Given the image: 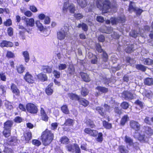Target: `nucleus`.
Masks as SVG:
<instances>
[{"mask_svg":"<svg viewBox=\"0 0 153 153\" xmlns=\"http://www.w3.org/2000/svg\"><path fill=\"white\" fill-rule=\"evenodd\" d=\"M122 97L125 100H131L134 98L133 94L128 91H125L123 92Z\"/></svg>","mask_w":153,"mask_h":153,"instance_id":"nucleus-15","label":"nucleus"},{"mask_svg":"<svg viewBox=\"0 0 153 153\" xmlns=\"http://www.w3.org/2000/svg\"><path fill=\"white\" fill-rule=\"evenodd\" d=\"M66 67L67 65L66 64H60L58 66V68L59 70H64Z\"/></svg>","mask_w":153,"mask_h":153,"instance_id":"nucleus-56","label":"nucleus"},{"mask_svg":"<svg viewBox=\"0 0 153 153\" xmlns=\"http://www.w3.org/2000/svg\"><path fill=\"white\" fill-rule=\"evenodd\" d=\"M25 140L26 141V143H28L29 141L30 140L32 137V134L31 132H28L26 133L24 136Z\"/></svg>","mask_w":153,"mask_h":153,"instance_id":"nucleus-29","label":"nucleus"},{"mask_svg":"<svg viewBox=\"0 0 153 153\" xmlns=\"http://www.w3.org/2000/svg\"><path fill=\"white\" fill-rule=\"evenodd\" d=\"M146 132L148 134L151 135L153 134V131L150 128L148 127L146 128Z\"/></svg>","mask_w":153,"mask_h":153,"instance_id":"nucleus-52","label":"nucleus"},{"mask_svg":"<svg viewBox=\"0 0 153 153\" xmlns=\"http://www.w3.org/2000/svg\"><path fill=\"white\" fill-rule=\"evenodd\" d=\"M13 45V43L10 42L3 40L1 41L0 46L2 48L4 47H11Z\"/></svg>","mask_w":153,"mask_h":153,"instance_id":"nucleus-19","label":"nucleus"},{"mask_svg":"<svg viewBox=\"0 0 153 153\" xmlns=\"http://www.w3.org/2000/svg\"><path fill=\"white\" fill-rule=\"evenodd\" d=\"M0 78L1 80L5 81H6V77L4 73H0Z\"/></svg>","mask_w":153,"mask_h":153,"instance_id":"nucleus-62","label":"nucleus"},{"mask_svg":"<svg viewBox=\"0 0 153 153\" xmlns=\"http://www.w3.org/2000/svg\"><path fill=\"white\" fill-rule=\"evenodd\" d=\"M134 50V45L129 44L127 48L125 49V51L127 53H130Z\"/></svg>","mask_w":153,"mask_h":153,"instance_id":"nucleus-35","label":"nucleus"},{"mask_svg":"<svg viewBox=\"0 0 153 153\" xmlns=\"http://www.w3.org/2000/svg\"><path fill=\"white\" fill-rule=\"evenodd\" d=\"M125 141L126 143L128 145L132 146L133 144L132 140L128 136H125Z\"/></svg>","mask_w":153,"mask_h":153,"instance_id":"nucleus-32","label":"nucleus"},{"mask_svg":"<svg viewBox=\"0 0 153 153\" xmlns=\"http://www.w3.org/2000/svg\"><path fill=\"white\" fill-rule=\"evenodd\" d=\"M45 106L43 105L41 106L40 114L42 119L46 122L48 121V117L45 111Z\"/></svg>","mask_w":153,"mask_h":153,"instance_id":"nucleus-12","label":"nucleus"},{"mask_svg":"<svg viewBox=\"0 0 153 153\" xmlns=\"http://www.w3.org/2000/svg\"><path fill=\"white\" fill-rule=\"evenodd\" d=\"M32 144L36 146H39L41 144V142L38 140L35 139L32 140Z\"/></svg>","mask_w":153,"mask_h":153,"instance_id":"nucleus-53","label":"nucleus"},{"mask_svg":"<svg viewBox=\"0 0 153 153\" xmlns=\"http://www.w3.org/2000/svg\"><path fill=\"white\" fill-rule=\"evenodd\" d=\"M74 70V68L73 65H70L68 68V73L71 75L73 74Z\"/></svg>","mask_w":153,"mask_h":153,"instance_id":"nucleus-48","label":"nucleus"},{"mask_svg":"<svg viewBox=\"0 0 153 153\" xmlns=\"http://www.w3.org/2000/svg\"><path fill=\"white\" fill-rule=\"evenodd\" d=\"M25 20L26 23V25L27 26H29L32 27L34 26V20L33 19L25 18Z\"/></svg>","mask_w":153,"mask_h":153,"instance_id":"nucleus-21","label":"nucleus"},{"mask_svg":"<svg viewBox=\"0 0 153 153\" xmlns=\"http://www.w3.org/2000/svg\"><path fill=\"white\" fill-rule=\"evenodd\" d=\"M53 84L51 83L46 88L45 91L47 95H51L53 92V90L52 89V86Z\"/></svg>","mask_w":153,"mask_h":153,"instance_id":"nucleus-23","label":"nucleus"},{"mask_svg":"<svg viewBox=\"0 0 153 153\" xmlns=\"http://www.w3.org/2000/svg\"><path fill=\"white\" fill-rule=\"evenodd\" d=\"M74 120L71 119H68L66 120L64 125L66 126H73L74 124Z\"/></svg>","mask_w":153,"mask_h":153,"instance_id":"nucleus-33","label":"nucleus"},{"mask_svg":"<svg viewBox=\"0 0 153 153\" xmlns=\"http://www.w3.org/2000/svg\"><path fill=\"white\" fill-rule=\"evenodd\" d=\"M87 124L91 128H94L95 126L93 122L90 119L87 120L85 121Z\"/></svg>","mask_w":153,"mask_h":153,"instance_id":"nucleus-46","label":"nucleus"},{"mask_svg":"<svg viewBox=\"0 0 153 153\" xmlns=\"http://www.w3.org/2000/svg\"><path fill=\"white\" fill-rule=\"evenodd\" d=\"M122 108L124 109H126L128 107V103L126 102H123L121 104Z\"/></svg>","mask_w":153,"mask_h":153,"instance_id":"nucleus-58","label":"nucleus"},{"mask_svg":"<svg viewBox=\"0 0 153 153\" xmlns=\"http://www.w3.org/2000/svg\"><path fill=\"white\" fill-rule=\"evenodd\" d=\"M7 33L9 35L11 36L13 35V30L11 27H9L7 29Z\"/></svg>","mask_w":153,"mask_h":153,"instance_id":"nucleus-60","label":"nucleus"},{"mask_svg":"<svg viewBox=\"0 0 153 153\" xmlns=\"http://www.w3.org/2000/svg\"><path fill=\"white\" fill-rule=\"evenodd\" d=\"M79 101L81 104L85 107L87 106L89 104L88 102L84 99H80Z\"/></svg>","mask_w":153,"mask_h":153,"instance_id":"nucleus-37","label":"nucleus"},{"mask_svg":"<svg viewBox=\"0 0 153 153\" xmlns=\"http://www.w3.org/2000/svg\"><path fill=\"white\" fill-rule=\"evenodd\" d=\"M102 124L104 127L106 129H109L112 127L111 124L105 121H103L102 122Z\"/></svg>","mask_w":153,"mask_h":153,"instance_id":"nucleus-39","label":"nucleus"},{"mask_svg":"<svg viewBox=\"0 0 153 153\" xmlns=\"http://www.w3.org/2000/svg\"><path fill=\"white\" fill-rule=\"evenodd\" d=\"M96 49L97 51L100 53L102 52V56L105 61H107L108 59V55L107 54L104 52L101 48V46L99 44H97L96 45Z\"/></svg>","mask_w":153,"mask_h":153,"instance_id":"nucleus-14","label":"nucleus"},{"mask_svg":"<svg viewBox=\"0 0 153 153\" xmlns=\"http://www.w3.org/2000/svg\"><path fill=\"white\" fill-rule=\"evenodd\" d=\"M74 16L76 19L78 20L82 19L83 17V16L80 13H75L74 15Z\"/></svg>","mask_w":153,"mask_h":153,"instance_id":"nucleus-50","label":"nucleus"},{"mask_svg":"<svg viewBox=\"0 0 153 153\" xmlns=\"http://www.w3.org/2000/svg\"><path fill=\"white\" fill-rule=\"evenodd\" d=\"M54 138L53 134L48 130H46L42 133V139L43 144L45 146L49 144Z\"/></svg>","mask_w":153,"mask_h":153,"instance_id":"nucleus-2","label":"nucleus"},{"mask_svg":"<svg viewBox=\"0 0 153 153\" xmlns=\"http://www.w3.org/2000/svg\"><path fill=\"white\" fill-rule=\"evenodd\" d=\"M68 96L70 97V99L72 100H78L79 101L80 99L79 96L76 94L72 93L69 94Z\"/></svg>","mask_w":153,"mask_h":153,"instance_id":"nucleus-31","label":"nucleus"},{"mask_svg":"<svg viewBox=\"0 0 153 153\" xmlns=\"http://www.w3.org/2000/svg\"><path fill=\"white\" fill-rule=\"evenodd\" d=\"M68 28L67 26H64L57 33V37L60 40H62L65 38L67 39L68 37Z\"/></svg>","mask_w":153,"mask_h":153,"instance_id":"nucleus-3","label":"nucleus"},{"mask_svg":"<svg viewBox=\"0 0 153 153\" xmlns=\"http://www.w3.org/2000/svg\"><path fill=\"white\" fill-rule=\"evenodd\" d=\"M24 79L26 81L29 83H33L34 82L33 78L28 72L26 73L24 76Z\"/></svg>","mask_w":153,"mask_h":153,"instance_id":"nucleus-18","label":"nucleus"},{"mask_svg":"<svg viewBox=\"0 0 153 153\" xmlns=\"http://www.w3.org/2000/svg\"><path fill=\"white\" fill-rule=\"evenodd\" d=\"M136 68L139 70H140L143 71H145L146 69L145 66L140 65H137L136 66Z\"/></svg>","mask_w":153,"mask_h":153,"instance_id":"nucleus-47","label":"nucleus"},{"mask_svg":"<svg viewBox=\"0 0 153 153\" xmlns=\"http://www.w3.org/2000/svg\"><path fill=\"white\" fill-rule=\"evenodd\" d=\"M84 131L86 133L93 137L97 136L98 133L96 130L91 129L89 128H85L84 129Z\"/></svg>","mask_w":153,"mask_h":153,"instance_id":"nucleus-16","label":"nucleus"},{"mask_svg":"<svg viewBox=\"0 0 153 153\" xmlns=\"http://www.w3.org/2000/svg\"><path fill=\"white\" fill-rule=\"evenodd\" d=\"M102 134L101 133H100L98 134V137L97 139V141L101 142L102 140Z\"/></svg>","mask_w":153,"mask_h":153,"instance_id":"nucleus-57","label":"nucleus"},{"mask_svg":"<svg viewBox=\"0 0 153 153\" xmlns=\"http://www.w3.org/2000/svg\"><path fill=\"white\" fill-rule=\"evenodd\" d=\"M61 109L62 111L66 114H68L69 113V110L67 105H63L61 107Z\"/></svg>","mask_w":153,"mask_h":153,"instance_id":"nucleus-38","label":"nucleus"},{"mask_svg":"<svg viewBox=\"0 0 153 153\" xmlns=\"http://www.w3.org/2000/svg\"><path fill=\"white\" fill-rule=\"evenodd\" d=\"M134 136L136 138H137L138 140L142 142H146L148 141V138L147 137H145L144 135V133L142 131L141 132H136L134 135Z\"/></svg>","mask_w":153,"mask_h":153,"instance_id":"nucleus-11","label":"nucleus"},{"mask_svg":"<svg viewBox=\"0 0 153 153\" xmlns=\"http://www.w3.org/2000/svg\"><path fill=\"white\" fill-rule=\"evenodd\" d=\"M30 9L33 12L36 13L38 11L36 7L34 5H31L30 7Z\"/></svg>","mask_w":153,"mask_h":153,"instance_id":"nucleus-61","label":"nucleus"},{"mask_svg":"<svg viewBox=\"0 0 153 153\" xmlns=\"http://www.w3.org/2000/svg\"><path fill=\"white\" fill-rule=\"evenodd\" d=\"M26 108L27 111L31 114H36L38 111L37 107L32 103L27 104L26 105Z\"/></svg>","mask_w":153,"mask_h":153,"instance_id":"nucleus-10","label":"nucleus"},{"mask_svg":"<svg viewBox=\"0 0 153 153\" xmlns=\"http://www.w3.org/2000/svg\"><path fill=\"white\" fill-rule=\"evenodd\" d=\"M77 27L79 28L82 27V29L85 31H87L88 29L87 25L84 23L79 24Z\"/></svg>","mask_w":153,"mask_h":153,"instance_id":"nucleus-36","label":"nucleus"},{"mask_svg":"<svg viewBox=\"0 0 153 153\" xmlns=\"http://www.w3.org/2000/svg\"><path fill=\"white\" fill-rule=\"evenodd\" d=\"M69 139L66 137H62L60 139V142L63 144H66L68 143Z\"/></svg>","mask_w":153,"mask_h":153,"instance_id":"nucleus-40","label":"nucleus"},{"mask_svg":"<svg viewBox=\"0 0 153 153\" xmlns=\"http://www.w3.org/2000/svg\"><path fill=\"white\" fill-rule=\"evenodd\" d=\"M38 78L41 80L44 81L47 80V77L45 74L40 73L37 75Z\"/></svg>","mask_w":153,"mask_h":153,"instance_id":"nucleus-34","label":"nucleus"},{"mask_svg":"<svg viewBox=\"0 0 153 153\" xmlns=\"http://www.w3.org/2000/svg\"><path fill=\"white\" fill-rule=\"evenodd\" d=\"M22 55L24 58L25 62H28L30 60L29 54L27 51H25L22 52Z\"/></svg>","mask_w":153,"mask_h":153,"instance_id":"nucleus-24","label":"nucleus"},{"mask_svg":"<svg viewBox=\"0 0 153 153\" xmlns=\"http://www.w3.org/2000/svg\"><path fill=\"white\" fill-rule=\"evenodd\" d=\"M128 11L131 13L133 11L135 12L137 15H140L143 12V10L137 7H135L134 4L132 2H130L128 8Z\"/></svg>","mask_w":153,"mask_h":153,"instance_id":"nucleus-9","label":"nucleus"},{"mask_svg":"<svg viewBox=\"0 0 153 153\" xmlns=\"http://www.w3.org/2000/svg\"><path fill=\"white\" fill-rule=\"evenodd\" d=\"M25 69V67L22 65H18L16 67V70L19 73H23Z\"/></svg>","mask_w":153,"mask_h":153,"instance_id":"nucleus-28","label":"nucleus"},{"mask_svg":"<svg viewBox=\"0 0 153 153\" xmlns=\"http://www.w3.org/2000/svg\"><path fill=\"white\" fill-rule=\"evenodd\" d=\"M68 9L71 13H74L75 11V7L73 4H69L68 0H66L64 2L63 10L64 12H66Z\"/></svg>","mask_w":153,"mask_h":153,"instance_id":"nucleus-6","label":"nucleus"},{"mask_svg":"<svg viewBox=\"0 0 153 153\" xmlns=\"http://www.w3.org/2000/svg\"><path fill=\"white\" fill-rule=\"evenodd\" d=\"M19 29H21V30H19V33L20 35H23L24 33L26 31V29L23 26L19 25Z\"/></svg>","mask_w":153,"mask_h":153,"instance_id":"nucleus-51","label":"nucleus"},{"mask_svg":"<svg viewBox=\"0 0 153 153\" xmlns=\"http://www.w3.org/2000/svg\"><path fill=\"white\" fill-rule=\"evenodd\" d=\"M11 89L13 92L16 95L19 96V91L16 85L14 84H12L11 86Z\"/></svg>","mask_w":153,"mask_h":153,"instance_id":"nucleus-22","label":"nucleus"},{"mask_svg":"<svg viewBox=\"0 0 153 153\" xmlns=\"http://www.w3.org/2000/svg\"><path fill=\"white\" fill-rule=\"evenodd\" d=\"M143 62L144 64L149 65L152 64L153 63L152 60L149 58L144 59Z\"/></svg>","mask_w":153,"mask_h":153,"instance_id":"nucleus-42","label":"nucleus"},{"mask_svg":"<svg viewBox=\"0 0 153 153\" xmlns=\"http://www.w3.org/2000/svg\"><path fill=\"white\" fill-rule=\"evenodd\" d=\"M12 125L13 122L11 121H7L4 123V129L3 134L5 137H8L10 135L11 127Z\"/></svg>","mask_w":153,"mask_h":153,"instance_id":"nucleus-4","label":"nucleus"},{"mask_svg":"<svg viewBox=\"0 0 153 153\" xmlns=\"http://www.w3.org/2000/svg\"><path fill=\"white\" fill-rule=\"evenodd\" d=\"M110 103L113 104L114 103V105H115V108L114 109L115 112L118 114H120L121 113V111L118 108V107H116V106H118L117 103H115L114 101H113L112 99H111V101L110 102Z\"/></svg>","mask_w":153,"mask_h":153,"instance_id":"nucleus-26","label":"nucleus"},{"mask_svg":"<svg viewBox=\"0 0 153 153\" xmlns=\"http://www.w3.org/2000/svg\"><path fill=\"white\" fill-rule=\"evenodd\" d=\"M74 1L75 0H72ZM76 1L79 6L82 8L85 7L87 4V2L86 0H75Z\"/></svg>","mask_w":153,"mask_h":153,"instance_id":"nucleus-20","label":"nucleus"},{"mask_svg":"<svg viewBox=\"0 0 153 153\" xmlns=\"http://www.w3.org/2000/svg\"><path fill=\"white\" fill-rule=\"evenodd\" d=\"M96 96H98L100 94V92L102 93H105L108 91V89L105 87L100 86H97L96 88Z\"/></svg>","mask_w":153,"mask_h":153,"instance_id":"nucleus-17","label":"nucleus"},{"mask_svg":"<svg viewBox=\"0 0 153 153\" xmlns=\"http://www.w3.org/2000/svg\"><path fill=\"white\" fill-rule=\"evenodd\" d=\"M144 30L141 29L139 30V33H137V31L133 30L131 31L130 33V35L136 38L139 35H140L142 36H144L143 35V32L146 31H148L149 30V27L148 26H146L144 27Z\"/></svg>","mask_w":153,"mask_h":153,"instance_id":"nucleus-7","label":"nucleus"},{"mask_svg":"<svg viewBox=\"0 0 153 153\" xmlns=\"http://www.w3.org/2000/svg\"><path fill=\"white\" fill-rule=\"evenodd\" d=\"M110 2L108 0L103 1L102 0H97L96 5L97 7L100 10L102 11L103 13H107L111 12L113 13L114 10H116L115 7L111 8L110 6Z\"/></svg>","mask_w":153,"mask_h":153,"instance_id":"nucleus-1","label":"nucleus"},{"mask_svg":"<svg viewBox=\"0 0 153 153\" xmlns=\"http://www.w3.org/2000/svg\"><path fill=\"white\" fill-rule=\"evenodd\" d=\"M19 108L22 111H25L26 110V106L22 104H20L19 106Z\"/></svg>","mask_w":153,"mask_h":153,"instance_id":"nucleus-59","label":"nucleus"},{"mask_svg":"<svg viewBox=\"0 0 153 153\" xmlns=\"http://www.w3.org/2000/svg\"><path fill=\"white\" fill-rule=\"evenodd\" d=\"M145 96L149 98H151L153 97V94L151 91L146 92L145 94Z\"/></svg>","mask_w":153,"mask_h":153,"instance_id":"nucleus-54","label":"nucleus"},{"mask_svg":"<svg viewBox=\"0 0 153 153\" xmlns=\"http://www.w3.org/2000/svg\"><path fill=\"white\" fill-rule=\"evenodd\" d=\"M67 148L69 152L72 153H81L79 145L76 143L72 144H69L67 146Z\"/></svg>","mask_w":153,"mask_h":153,"instance_id":"nucleus-8","label":"nucleus"},{"mask_svg":"<svg viewBox=\"0 0 153 153\" xmlns=\"http://www.w3.org/2000/svg\"><path fill=\"white\" fill-rule=\"evenodd\" d=\"M6 55L7 57L9 58H13L15 56L14 54L10 51H7Z\"/></svg>","mask_w":153,"mask_h":153,"instance_id":"nucleus-63","label":"nucleus"},{"mask_svg":"<svg viewBox=\"0 0 153 153\" xmlns=\"http://www.w3.org/2000/svg\"><path fill=\"white\" fill-rule=\"evenodd\" d=\"M112 30V29L111 27H105L104 30L101 29L100 31L102 33L109 34L111 33Z\"/></svg>","mask_w":153,"mask_h":153,"instance_id":"nucleus-30","label":"nucleus"},{"mask_svg":"<svg viewBox=\"0 0 153 153\" xmlns=\"http://www.w3.org/2000/svg\"><path fill=\"white\" fill-rule=\"evenodd\" d=\"M128 117L127 115H125L121 120L120 122L121 124L122 125H124L128 121Z\"/></svg>","mask_w":153,"mask_h":153,"instance_id":"nucleus-44","label":"nucleus"},{"mask_svg":"<svg viewBox=\"0 0 153 153\" xmlns=\"http://www.w3.org/2000/svg\"><path fill=\"white\" fill-rule=\"evenodd\" d=\"M144 83L145 84L148 85H153V79L149 78H146L144 80Z\"/></svg>","mask_w":153,"mask_h":153,"instance_id":"nucleus-27","label":"nucleus"},{"mask_svg":"<svg viewBox=\"0 0 153 153\" xmlns=\"http://www.w3.org/2000/svg\"><path fill=\"white\" fill-rule=\"evenodd\" d=\"M80 74L82 78L84 81L86 82H88L90 81V79L86 74L82 72L80 73Z\"/></svg>","mask_w":153,"mask_h":153,"instance_id":"nucleus-25","label":"nucleus"},{"mask_svg":"<svg viewBox=\"0 0 153 153\" xmlns=\"http://www.w3.org/2000/svg\"><path fill=\"white\" fill-rule=\"evenodd\" d=\"M17 141V140L16 137H11V139L9 140V141L11 143H12V145H15Z\"/></svg>","mask_w":153,"mask_h":153,"instance_id":"nucleus-55","label":"nucleus"},{"mask_svg":"<svg viewBox=\"0 0 153 153\" xmlns=\"http://www.w3.org/2000/svg\"><path fill=\"white\" fill-rule=\"evenodd\" d=\"M36 24L38 29L40 31H42L44 29V27L42 25L39 21H37L36 22Z\"/></svg>","mask_w":153,"mask_h":153,"instance_id":"nucleus-43","label":"nucleus"},{"mask_svg":"<svg viewBox=\"0 0 153 153\" xmlns=\"http://www.w3.org/2000/svg\"><path fill=\"white\" fill-rule=\"evenodd\" d=\"M125 21V18L124 16L122 15L120 16H119L117 18H111L110 20H107L106 21V23L108 24L111 22L112 25L117 24L118 23L124 22Z\"/></svg>","mask_w":153,"mask_h":153,"instance_id":"nucleus-5","label":"nucleus"},{"mask_svg":"<svg viewBox=\"0 0 153 153\" xmlns=\"http://www.w3.org/2000/svg\"><path fill=\"white\" fill-rule=\"evenodd\" d=\"M119 150L121 153H127L126 150L124 149V147L123 146H120L119 147Z\"/></svg>","mask_w":153,"mask_h":153,"instance_id":"nucleus-64","label":"nucleus"},{"mask_svg":"<svg viewBox=\"0 0 153 153\" xmlns=\"http://www.w3.org/2000/svg\"><path fill=\"white\" fill-rule=\"evenodd\" d=\"M130 127L136 131H138L140 128V125L137 122L134 120L131 121L130 122Z\"/></svg>","mask_w":153,"mask_h":153,"instance_id":"nucleus-13","label":"nucleus"},{"mask_svg":"<svg viewBox=\"0 0 153 153\" xmlns=\"http://www.w3.org/2000/svg\"><path fill=\"white\" fill-rule=\"evenodd\" d=\"M96 110L98 111L99 113L102 116H105V112L103 111L102 108L100 107H97L96 108Z\"/></svg>","mask_w":153,"mask_h":153,"instance_id":"nucleus-49","label":"nucleus"},{"mask_svg":"<svg viewBox=\"0 0 153 153\" xmlns=\"http://www.w3.org/2000/svg\"><path fill=\"white\" fill-rule=\"evenodd\" d=\"M88 90L85 88H82L81 91V94L83 96H85L89 93Z\"/></svg>","mask_w":153,"mask_h":153,"instance_id":"nucleus-41","label":"nucleus"},{"mask_svg":"<svg viewBox=\"0 0 153 153\" xmlns=\"http://www.w3.org/2000/svg\"><path fill=\"white\" fill-rule=\"evenodd\" d=\"M42 70L44 72L48 73H50L52 71L51 68L48 66H44L42 68Z\"/></svg>","mask_w":153,"mask_h":153,"instance_id":"nucleus-45","label":"nucleus"}]
</instances>
